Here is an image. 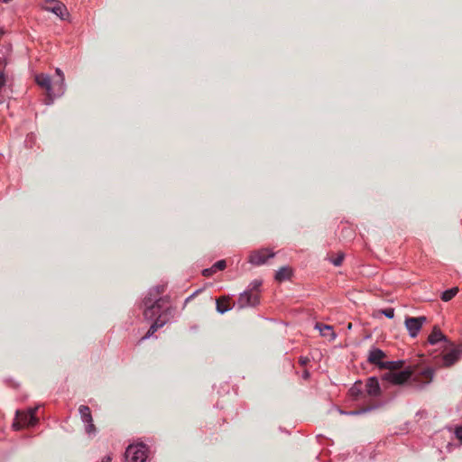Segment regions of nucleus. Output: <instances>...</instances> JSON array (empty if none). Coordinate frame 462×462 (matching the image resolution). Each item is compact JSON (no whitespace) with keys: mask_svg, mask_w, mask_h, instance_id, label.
Here are the masks:
<instances>
[{"mask_svg":"<svg viewBox=\"0 0 462 462\" xmlns=\"http://www.w3.org/2000/svg\"><path fill=\"white\" fill-rule=\"evenodd\" d=\"M426 322L427 318L425 316L406 317L404 325L408 330L409 336L412 338L416 337L419 335L423 324Z\"/></svg>","mask_w":462,"mask_h":462,"instance_id":"nucleus-4","label":"nucleus"},{"mask_svg":"<svg viewBox=\"0 0 462 462\" xmlns=\"http://www.w3.org/2000/svg\"><path fill=\"white\" fill-rule=\"evenodd\" d=\"M299 362L300 365L305 366L310 362V358L307 356H300Z\"/></svg>","mask_w":462,"mask_h":462,"instance_id":"nucleus-31","label":"nucleus"},{"mask_svg":"<svg viewBox=\"0 0 462 462\" xmlns=\"http://www.w3.org/2000/svg\"><path fill=\"white\" fill-rule=\"evenodd\" d=\"M44 8L61 19H64V14L67 12L66 6L57 0H48L45 3Z\"/></svg>","mask_w":462,"mask_h":462,"instance_id":"nucleus-13","label":"nucleus"},{"mask_svg":"<svg viewBox=\"0 0 462 462\" xmlns=\"http://www.w3.org/2000/svg\"><path fill=\"white\" fill-rule=\"evenodd\" d=\"M374 408H376V406L363 408V409L356 410V411H351L347 412V414H349V415H360V414L365 413L367 411H370L374 410Z\"/></svg>","mask_w":462,"mask_h":462,"instance_id":"nucleus-22","label":"nucleus"},{"mask_svg":"<svg viewBox=\"0 0 462 462\" xmlns=\"http://www.w3.org/2000/svg\"><path fill=\"white\" fill-rule=\"evenodd\" d=\"M214 270L216 271H221L224 270L226 266V263L225 260H219L217 263L213 264Z\"/></svg>","mask_w":462,"mask_h":462,"instance_id":"nucleus-26","label":"nucleus"},{"mask_svg":"<svg viewBox=\"0 0 462 462\" xmlns=\"http://www.w3.org/2000/svg\"><path fill=\"white\" fill-rule=\"evenodd\" d=\"M453 347L445 353L442 356L443 366L450 367L455 365L461 357H462V346H452Z\"/></svg>","mask_w":462,"mask_h":462,"instance_id":"nucleus-10","label":"nucleus"},{"mask_svg":"<svg viewBox=\"0 0 462 462\" xmlns=\"http://www.w3.org/2000/svg\"><path fill=\"white\" fill-rule=\"evenodd\" d=\"M365 392L369 396L376 397L381 393L379 381L376 377H370L365 383Z\"/></svg>","mask_w":462,"mask_h":462,"instance_id":"nucleus-15","label":"nucleus"},{"mask_svg":"<svg viewBox=\"0 0 462 462\" xmlns=\"http://www.w3.org/2000/svg\"><path fill=\"white\" fill-rule=\"evenodd\" d=\"M148 448L144 444L130 445L125 450L126 462H145Z\"/></svg>","mask_w":462,"mask_h":462,"instance_id":"nucleus-3","label":"nucleus"},{"mask_svg":"<svg viewBox=\"0 0 462 462\" xmlns=\"http://www.w3.org/2000/svg\"><path fill=\"white\" fill-rule=\"evenodd\" d=\"M102 462H111V457L109 456H106L102 459Z\"/></svg>","mask_w":462,"mask_h":462,"instance_id":"nucleus-33","label":"nucleus"},{"mask_svg":"<svg viewBox=\"0 0 462 462\" xmlns=\"http://www.w3.org/2000/svg\"><path fill=\"white\" fill-rule=\"evenodd\" d=\"M446 342L448 346H453V344L447 338V337L441 332L438 326H434L431 333L428 337V342L430 345H436L439 342Z\"/></svg>","mask_w":462,"mask_h":462,"instance_id":"nucleus-14","label":"nucleus"},{"mask_svg":"<svg viewBox=\"0 0 462 462\" xmlns=\"http://www.w3.org/2000/svg\"><path fill=\"white\" fill-rule=\"evenodd\" d=\"M217 271L214 270V266L212 265L210 268L204 269L202 271V274L206 277L211 276L213 273H215Z\"/></svg>","mask_w":462,"mask_h":462,"instance_id":"nucleus-28","label":"nucleus"},{"mask_svg":"<svg viewBox=\"0 0 462 462\" xmlns=\"http://www.w3.org/2000/svg\"><path fill=\"white\" fill-rule=\"evenodd\" d=\"M54 98H55V97H52V99H51V98H50V97H49L50 102H48V105H51V103L53 101V99H54Z\"/></svg>","mask_w":462,"mask_h":462,"instance_id":"nucleus-34","label":"nucleus"},{"mask_svg":"<svg viewBox=\"0 0 462 462\" xmlns=\"http://www.w3.org/2000/svg\"><path fill=\"white\" fill-rule=\"evenodd\" d=\"M384 357H385V353L383 350L376 348V347H373L369 351L367 361L370 364L378 365L380 368L393 366L395 364V363H393V361L383 362L382 360Z\"/></svg>","mask_w":462,"mask_h":462,"instance_id":"nucleus-8","label":"nucleus"},{"mask_svg":"<svg viewBox=\"0 0 462 462\" xmlns=\"http://www.w3.org/2000/svg\"><path fill=\"white\" fill-rule=\"evenodd\" d=\"M455 435L457 439L462 441V426H458L455 430Z\"/></svg>","mask_w":462,"mask_h":462,"instance_id":"nucleus-30","label":"nucleus"},{"mask_svg":"<svg viewBox=\"0 0 462 462\" xmlns=\"http://www.w3.org/2000/svg\"><path fill=\"white\" fill-rule=\"evenodd\" d=\"M2 35H3V32H2V31H0V38L2 37Z\"/></svg>","mask_w":462,"mask_h":462,"instance_id":"nucleus-36","label":"nucleus"},{"mask_svg":"<svg viewBox=\"0 0 462 462\" xmlns=\"http://www.w3.org/2000/svg\"><path fill=\"white\" fill-rule=\"evenodd\" d=\"M457 292H458V288L457 287H453L451 289H448V290H447V291L442 292L441 300L443 301H448L452 298H454L457 295Z\"/></svg>","mask_w":462,"mask_h":462,"instance_id":"nucleus-20","label":"nucleus"},{"mask_svg":"<svg viewBox=\"0 0 462 462\" xmlns=\"http://www.w3.org/2000/svg\"><path fill=\"white\" fill-rule=\"evenodd\" d=\"M343 260H344V254L340 253L337 254V257L331 259L330 261L335 266H340L343 263Z\"/></svg>","mask_w":462,"mask_h":462,"instance_id":"nucleus-24","label":"nucleus"},{"mask_svg":"<svg viewBox=\"0 0 462 462\" xmlns=\"http://www.w3.org/2000/svg\"><path fill=\"white\" fill-rule=\"evenodd\" d=\"M38 407L30 408L27 411H16L15 420L13 423V428L16 430L23 426H33L37 423L35 412Z\"/></svg>","mask_w":462,"mask_h":462,"instance_id":"nucleus-2","label":"nucleus"},{"mask_svg":"<svg viewBox=\"0 0 462 462\" xmlns=\"http://www.w3.org/2000/svg\"><path fill=\"white\" fill-rule=\"evenodd\" d=\"M315 328L318 329L322 337H328L329 341H333L337 337V334L333 330V327L330 325H325L321 323H316Z\"/></svg>","mask_w":462,"mask_h":462,"instance_id":"nucleus-16","label":"nucleus"},{"mask_svg":"<svg viewBox=\"0 0 462 462\" xmlns=\"http://www.w3.org/2000/svg\"><path fill=\"white\" fill-rule=\"evenodd\" d=\"M395 364L393 365V366H389V367H386L387 369H390V370H396V369H400L402 368V365H403V362L402 361H396L394 362Z\"/></svg>","mask_w":462,"mask_h":462,"instance_id":"nucleus-29","label":"nucleus"},{"mask_svg":"<svg viewBox=\"0 0 462 462\" xmlns=\"http://www.w3.org/2000/svg\"><path fill=\"white\" fill-rule=\"evenodd\" d=\"M6 82H7V76L5 75V73L3 69H0V91L6 85Z\"/></svg>","mask_w":462,"mask_h":462,"instance_id":"nucleus-25","label":"nucleus"},{"mask_svg":"<svg viewBox=\"0 0 462 462\" xmlns=\"http://www.w3.org/2000/svg\"><path fill=\"white\" fill-rule=\"evenodd\" d=\"M302 377H303L304 379H308V378L310 377V373H309L307 370H305V371L303 372Z\"/></svg>","mask_w":462,"mask_h":462,"instance_id":"nucleus-32","label":"nucleus"},{"mask_svg":"<svg viewBox=\"0 0 462 462\" xmlns=\"http://www.w3.org/2000/svg\"><path fill=\"white\" fill-rule=\"evenodd\" d=\"M413 372L410 369L393 372L390 371L383 376V380L394 385H400L407 382L412 375Z\"/></svg>","mask_w":462,"mask_h":462,"instance_id":"nucleus-6","label":"nucleus"},{"mask_svg":"<svg viewBox=\"0 0 462 462\" xmlns=\"http://www.w3.org/2000/svg\"><path fill=\"white\" fill-rule=\"evenodd\" d=\"M291 269L288 266L281 267L275 273V280L278 282H283L289 280L291 276Z\"/></svg>","mask_w":462,"mask_h":462,"instance_id":"nucleus-19","label":"nucleus"},{"mask_svg":"<svg viewBox=\"0 0 462 462\" xmlns=\"http://www.w3.org/2000/svg\"><path fill=\"white\" fill-rule=\"evenodd\" d=\"M347 328H348V329H351V328H352V324H351V323H349V324H348Z\"/></svg>","mask_w":462,"mask_h":462,"instance_id":"nucleus-35","label":"nucleus"},{"mask_svg":"<svg viewBox=\"0 0 462 462\" xmlns=\"http://www.w3.org/2000/svg\"><path fill=\"white\" fill-rule=\"evenodd\" d=\"M361 385H362V383L360 382L359 383H356L354 384V386L350 389L351 395H353L354 397L357 398L358 395L362 393Z\"/></svg>","mask_w":462,"mask_h":462,"instance_id":"nucleus-21","label":"nucleus"},{"mask_svg":"<svg viewBox=\"0 0 462 462\" xmlns=\"http://www.w3.org/2000/svg\"><path fill=\"white\" fill-rule=\"evenodd\" d=\"M36 83L43 89L46 90L48 97H57L58 90L55 87V81L52 82L51 77L45 73H40L35 76Z\"/></svg>","mask_w":462,"mask_h":462,"instance_id":"nucleus-5","label":"nucleus"},{"mask_svg":"<svg viewBox=\"0 0 462 462\" xmlns=\"http://www.w3.org/2000/svg\"><path fill=\"white\" fill-rule=\"evenodd\" d=\"M58 79L55 80V87L58 90V96H62L66 90L65 78L62 70L60 68L55 69Z\"/></svg>","mask_w":462,"mask_h":462,"instance_id":"nucleus-18","label":"nucleus"},{"mask_svg":"<svg viewBox=\"0 0 462 462\" xmlns=\"http://www.w3.org/2000/svg\"><path fill=\"white\" fill-rule=\"evenodd\" d=\"M435 374V369L430 366H427L420 371H419L413 377L415 382H418L420 386H425L430 384Z\"/></svg>","mask_w":462,"mask_h":462,"instance_id":"nucleus-12","label":"nucleus"},{"mask_svg":"<svg viewBox=\"0 0 462 462\" xmlns=\"http://www.w3.org/2000/svg\"><path fill=\"white\" fill-rule=\"evenodd\" d=\"M164 286H157L151 289L143 300L144 310L143 316L146 319H154L149 330L142 337V340L152 337L160 328L167 323V317L170 314L168 300L166 298L159 297L163 293Z\"/></svg>","mask_w":462,"mask_h":462,"instance_id":"nucleus-1","label":"nucleus"},{"mask_svg":"<svg viewBox=\"0 0 462 462\" xmlns=\"http://www.w3.org/2000/svg\"><path fill=\"white\" fill-rule=\"evenodd\" d=\"M79 412L80 414L82 422L85 424L86 432L88 435L94 434L96 432V428L93 424V419L89 407L86 405H80L79 408Z\"/></svg>","mask_w":462,"mask_h":462,"instance_id":"nucleus-9","label":"nucleus"},{"mask_svg":"<svg viewBox=\"0 0 462 462\" xmlns=\"http://www.w3.org/2000/svg\"><path fill=\"white\" fill-rule=\"evenodd\" d=\"M217 311L220 314H224L232 309L229 298L226 296L220 297L216 300Z\"/></svg>","mask_w":462,"mask_h":462,"instance_id":"nucleus-17","label":"nucleus"},{"mask_svg":"<svg viewBox=\"0 0 462 462\" xmlns=\"http://www.w3.org/2000/svg\"><path fill=\"white\" fill-rule=\"evenodd\" d=\"M274 256V253L269 249L263 248L261 250L254 251L249 256V263L254 265H262L265 263L267 259Z\"/></svg>","mask_w":462,"mask_h":462,"instance_id":"nucleus-11","label":"nucleus"},{"mask_svg":"<svg viewBox=\"0 0 462 462\" xmlns=\"http://www.w3.org/2000/svg\"><path fill=\"white\" fill-rule=\"evenodd\" d=\"M259 303V293L251 291H245L239 295L237 300V307L245 309L247 307H254Z\"/></svg>","mask_w":462,"mask_h":462,"instance_id":"nucleus-7","label":"nucleus"},{"mask_svg":"<svg viewBox=\"0 0 462 462\" xmlns=\"http://www.w3.org/2000/svg\"><path fill=\"white\" fill-rule=\"evenodd\" d=\"M382 313L388 319H393L394 317V309H393V308L384 309L382 310Z\"/></svg>","mask_w":462,"mask_h":462,"instance_id":"nucleus-27","label":"nucleus"},{"mask_svg":"<svg viewBox=\"0 0 462 462\" xmlns=\"http://www.w3.org/2000/svg\"><path fill=\"white\" fill-rule=\"evenodd\" d=\"M262 285V282L259 281V280H254L252 282H250L249 284V287H248V290L247 291H255L257 292L258 289L260 288V286Z\"/></svg>","mask_w":462,"mask_h":462,"instance_id":"nucleus-23","label":"nucleus"}]
</instances>
